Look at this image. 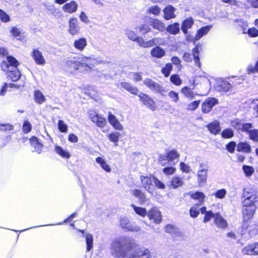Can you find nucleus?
Wrapping results in <instances>:
<instances>
[{
	"label": "nucleus",
	"instance_id": "58",
	"mask_svg": "<svg viewBox=\"0 0 258 258\" xmlns=\"http://www.w3.org/2000/svg\"><path fill=\"white\" fill-rule=\"evenodd\" d=\"M68 125L62 120H59L58 122V128L62 133H66L68 131Z\"/></svg>",
	"mask_w": 258,
	"mask_h": 258
},
{
	"label": "nucleus",
	"instance_id": "5",
	"mask_svg": "<svg viewBox=\"0 0 258 258\" xmlns=\"http://www.w3.org/2000/svg\"><path fill=\"white\" fill-rule=\"evenodd\" d=\"M143 83L152 91L156 93H159L162 96L164 95L163 94L164 92L163 87L151 79L147 78L144 81Z\"/></svg>",
	"mask_w": 258,
	"mask_h": 258
},
{
	"label": "nucleus",
	"instance_id": "34",
	"mask_svg": "<svg viewBox=\"0 0 258 258\" xmlns=\"http://www.w3.org/2000/svg\"><path fill=\"white\" fill-rule=\"evenodd\" d=\"M181 93L185 97L189 98V99H193L195 98L197 93H194L192 89L188 87H184L181 89Z\"/></svg>",
	"mask_w": 258,
	"mask_h": 258
},
{
	"label": "nucleus",
	"instance_id": "16",
	"mask_svg": "<svg viewBox=\"0 0 258 258\" xmlns=\"http://www.w3.org/2000/svg\"><path fill=\"white\" fill-rule=\"evenodd\" d=\"M214 223L218 228L221 229H225L228 225L226 220L219 213H215Z\"/></svg>",
	"mask_w": 258,
	"mask_h": 258
},
{
	"label": "nucleus",
	"instance_id": "37",
	"mask_svg": "<svg viewBox=\"0 0 258 258\" xmlns=\"http://www.w3.org/2000/svg\"><path fill=\"white\" fill-rule=\"evenodd\" d=\"M96 162L100 165L101 168L106 172H109L111 171V168L108 164H107L105 160L100 157L96 158Z\"/></svg>",
	"mask_w": 258,
	"mask_h": 258
},
{
	"label": "nucleus",
	"instance_id": "61",
	"mask_svg": "<svg viewBox=\"0 0 258 258\" xmlns=\"http://www.w3.org/2000/svg\"><path fill=\"white\" fill-rule=\"evenodd\" d=\"M153 183L156 187L159 189H164L165 188V185L154 176L153 177Z\"/></svg>",
	"mask_w": 258,
	"mask_h": 258
},
{
	"label": "nucleus",
	"instance_id": "18",
	"mask_svg": "<svg viewBox=\"0 0 258 258\" xmlns=\"http://www.w3.org/2000/svg\"><path fill=\"white\" fill-rule=\"evenodd\" d=\"M231 84L227 81L219 79L217 81L215 89L217 91L226 92L231 88Z\"/></svg>",
	"mask_w": 258,
	"mask_h": 258
},
{
	"label": "nucleus",
	"instance_id": "63",
	"mask_svg": "<svg viewBox=\"0 0 258 258\" xmlns=\"http://www.w3.org/2000/svg\"><path fill=\"white\" fill-rule=\"evenodd\" d=\"M247 72L248 74H252L255 72L258 73V61L254 66L249 65L247 68Z\"/></svg>",
	"mask_w": 258,
	"mask_h": 258
},
{
	"label": "nucleus",
	"instance_id": "44",
	"mask_svg": "<svg viewBox=\"0 0 258 258\" xmlns=\"http://www.w3.org/2000/svg\"><path fill=\"white\" fill-rule=\"evenodd\" d=\"M191 197L193 199L198 200L200 203L198 204V206H200L204 202L205 196L204 194L202 192H196L191 195Z\"/></svg>",
	"mask_w": 258,
	"mask_h": 258
},
{
	"label": "nucleus",
	"instance_id": "29",
	"mask_svg": "<svg viewBox=\"0 0 258 258\" xmlns=\"http://www.w3.org/2000/svg\"><path fill=\"white\" fill-rule=\"evenodd\" d=\"M212 27V25H208L202 27L197 31V33L195 37V40H200L203 36L208 34Z\"/></svg>",
	"mask_w": 258,
	"mask_h": 258
},
{
	"label": "nucleus",
	"instance_id": "32",
	"mask_svg": "<svg viewBox=\"0 0 258 258\" xmlns=\"http://www.w3.org/2000/svg\"><path fill=\"white\" fill-rule=\"evenodd\" d=\"M151 55L156 58H161L165 54V52L163 48L159 46H156L151 50Z\"/></svg>",
	"mask_w": 258,
	"mask_h": 258
},
{
	"label": "nucleus",
	"instance_id": "2",
	"mask_svg": "<svg viewBox=\"0 0 258 258\" xmlns=\"http://www.w3.org/2000/svg\"><path fill=\"white\" fill-rule=\"evenodd\" d=\"M100 63V61L92 55L89 57L82 55L67 60L65 62V66L66 69L70 71L78 70L80 71H87Z\"/></svg>",
	"mask_w": 258,
	"mask_h": 258
},
{
	"label": "nucleus",
	"instance_id": "49",
	"mask_svg": "<svg viewBox=\"0 0 258 258\" xmlns=\"http://www.w3.org/2000/svg\"><path fill=\"white\" fill-rule=\"evenodd\" d=\"M128 77L135 82L140 81L142 79V73L130 72L128 73Z\"/></svg>",
	"mask_w": 258,
	"mask_h": 258
},
{
	"label": "nucleus",
	"instance_id": "21",
	"mask_svg": "<svg viewBox=\"0 0 258 258\" xmlns=\"http://www.w3.org/2000/svg\"><path fill=\"white\" fill-rule=\"evenodd\" d=\"M80 27L79 26L78 20L76 18H72L70 20L69 29L70 33L72 35L78 34L79 33Z\"/></svg>",
	"mask_w": 258,
	"mask_h": 258
},
{
	"label": "nucleus",
	"instance_id": "1",
	"mask_svg": "<svg viewBox=\"0 0 258 258\" xmlns=\"http://www.w3.org/2000/svg\"><path fill=\"white\" fill-rule=\"evenodd\" d=\"M110 253L115 258H150L148 248L138 246L135 241L128 236H120L113 240L110 245Z\"/></svg>",
	"mask_w": 258,
	"mask_h": 258
},
{
	"label": "nucleus",
	"instance_id": "39",
	"mask_svg": "<svg viewBox=\"0 0 258 258\" xmlns=\"http://www.w3.org/2000/svg\"><path fill=\"white\" fill-rule=\"evenodd\" d=\"M166 30L171 34H177L179 33L180 30L179 24L178 23H174L171 24L167 27Z\"/></svg>",
	"mask_w": 258,
	"mask_h": 258
},
{
	"label": "nucleus",
	"instance_id": "15",
	"mask_svg": "<svg viewBox=\"0 0 258 258\" xmlns=\"http://www.w3.org/2000/svg\"><path fill=\"white\" fill-rule=\"evenodd\" d=\"M256 209V207L242 205V211L244 220L247 221L251 219L253 217Z\"/></svg>",
	"mask_w": 258,
	"mask_h": 258
},
{
	"label": "nucleus",
	"instance_id": "6",
	"mask_svg": "<svg viewBox=\"0 0 258 258\" xmlns=\"http://www.w3.org/2000/svg\"><path fill=\"white\" fill-rule=\"evenodd\" d=\"M192 54H191L189 52H185L183 55V60L187 62H191L192 58L194 59L195 65L200 67V62L199 57V50L197 47H195L192 51Z\"/></svg>",
	"mask_w": 258,
	"mask_h": 258
},
{
	"label": "nucleus",
	"instance_id": "50",
	"mask_svg": "<svg viewBox=\"0 0 258 258\" xmlns=\"http://www.w3.org/2000/svg\"><path fill=\"white\" fill-rule=\"evenodd\" d=\"M172 68L173 67L171 63H167L165 66L162 69L161 72L165 77H167L169 76Z\"/></svg>",
	"mask_w": 258,
	"mask_h": 258
},
{
	"label": "nucleus",
	"instance_id": "9",
	"mask_svg": "<svg viewBox=\"0 0 258 258\" xmlns=\"http://www.w3.org/2000/svg\"><path fill=\"white\" fill-rule=\"evenodd\" d=\"M208 166L204 163H200V169L198 171V180L200 183H205L207 179Z\"/></svg>",
	"mask_w": 258,
	"mask_h": 258
},
{
	"label": "nucleus",
	"instance_id": "43",
	"mask_svg": "<svg viewBox=\"0 0 258 258\" xmlns=\"http://www.w3.org/2000/svg\"><path fill=\"white\" fill-rule=\"evenodd\" d=\"M131 206L134 209L136 213L142 217L147 215L148 212L145 208L137 207L134 204H132Z\"/></svg>",
	"mask_w": 258,
	"mask_h": 258
},
{
	"label": "nucleus",
	"instance_id": "26",
	"mask_svg": "<svg viewBox=\"0 0 258 258\" xmlns=\"http://www.w3.org/2000/svg\"><path fill=\"white\" fill-rule=\"evenodd\" d=\"M87 45V41L85 38L82 37L75 40L74 46L81 51H83Z\"/></svg>",
	"mask_w": 258,
	"mask_h": 258
},
{
	"label": "nucleus",
	"instance_id": "30",
	"mask_svg": "<svg viewBox=\"0 0 258 258\" xmlns=\"http://www.w3.org/2000/svg\"><path fill=\"white\" fill-rule=\"evenodd\" d=\"M31 146L34 148V151L38 153H41L43 145L38 141V139L35 137H32L30 139Z\"/></svg>",
	"mask_w": 258,
	"mask_h": 258
},
{
	"label": "nucleus",
	"instance_id": "59",
	"mask_svg": "<svg viewBox=\"0 0 258 258\" xmlns=\"http://www.w3.org/2000/svg\"><path fill=\"white\" fill-rule=\"evenodd\" d=\"M249 139L254 142H258V129L252 130L249 132Z\"/></svg>",
	"mask_w": 258,
	"mask_h": 258
},
{
	"label": "nucleus",
	"instance_id": "60",
	"mask_svg": "<svg viewBox=\"0 0 258 258\" xmlns=\"http://www.w3.org/2000/svg\"><path fill=\"white\" fill-rule=\"evenodd\" d=\"M199 206H198V205H196L190 208L189 210V214L191 217L196 218L199 215V210L198 209Z\"/></svg>",
	"mask_w": 258,
	"mask_h": 258
},
{
	"label": "nucleus",
	"instance_id": "62",
	"mask_svg": "<svg viewBox=\"0 0 258 258\" xmlns=\"http://www.w3.org/2000/svg\"><path fill=\"white\" fill-rule=\"evenodd\" d=\"M161 9L157 6H153L149 8L148 12L149 13L152 14L154 15H158L160 13Z\"/></svg>",
	"mask_w": 258,
	"mask_h": 258
},
{
	"label": "nucleus",
	"instance_id": "8",
	"mask_svg": "<svg viewBox=\"0 0 258 258\" xmlns=\"http://www.w3.org/2000/svg\"><path fill=\"white\" fill-rule=\"evenodd\" d=\"M218 103V101L215 98L209 97L202 104V111L205 113L210 112L213 107Z\"/></svg>",
	"mask_w": 258,
	"mask_h": 258
},
{
	"label": "nucleus",
	"instance_id": "64",
	"mask_svg": "<svg viewBox=\"0 0 258 258\" xmlns=\"http://www.w3.org/2000/svg\"><path fill=\"white\" fill-rule=\"evenodd\" d=\"M246 33L248 34L249 36L255 37L258 36V29L254 27H252L247 29Z\"/></svg>",
	"mask_w": 258,
	"mask_h": 258
},
{
	"label": "nucleus",
	"instance_id": "38",
	"mask_svg": "<svg viewBox=\"0 0 258 258\" xmlns=\"http://www.w3.org/2000/svg\"><path fill=\"white\" fill-rule=\"evenodd\" d=\"M120 85L122 88L133 94L137 95L138 92H139L136 87L132 86L130 84L127 82H122L121 83Z\"/></svg>",
	"mask_w": 258,
	"mask_h": 258
},
{
	"label": "nucleus",
	"instance_id": "22",
	"mask_svg": "<svg viewBox=\"0 0 258 258\" xmlns=\"http://www.w3.org/2000/svg\"><path fill=\"white\" fill-rule=\"evenodd\" d=\"M32 57L37 64L44 65L45 60L42 55L41 52L38 49H34L32 52Z\"/></svg>",
	"mask_w": 258,
	"mask_h": 258
},
{
	"label": "nucleus",
	"instance_id": "28",
	"mask_svg": "<svg viewBox=\"0 0 258 258\" xmlns=\"http://www.w3.org/2000/svg\"><path fill=\"white\" fill-rule=\"evenodd\" d=\"M77 8L78 4L77 3L74 1H72L65 4L62 7V10L66 13H73L77 11Z\"/></svg>",
	"mask_w": 258,
	"mask_h": 258
},
{
	"label": "nucleus",
	"instance_id": "20",
	"mask_svg": "<svg viewBox=\"0 0 258 258\" xmlns=\"http://www.w3.org/2000/svg\"><path fill=\"white\" fill-rule=\"evenodd\" d=\"M165 43V40L162 38L155 37L149 40H145L143 48H149L157 45H163Z\"/></svg>",
	"mask_w": 258,
	"mask_h": 258
},
{
	"label": "nucleus",
	"instance_id": "11",
	"mask_svg": "<svg viewBox=\"0 0 258 258\" xmlns=\"http://www.w3.org/2000/svg\"><path fill=\"white\" fill-rule=\"evenodd\" d=\"M141 101L146 106L152 110H155L157 106L155 102L149 96L145 94L141 93L139 95Z\"/></svg>",
	"mask_w": 258,
	"mask_h": 258
},
{
	"label": "nucleus",
	"instance_id": "48",
	"mask_svg": "<svg viewBox=\"0 0 258 258\" xmlns=\"http://www.w3.org/2000/svg\"><path fill=\"white\" fill-rule=\"evenodd\" d=\"M250 108L253 110V114L255 117H258V99L253 100L250 104Z\"/></svg>",
	"mask_w": 258,
	"mask_h": 258
},
{
	"label": "nucleus",
	"instance_id": "12",
	"mask_svg": "<svg viewBox=\"0 0 258 258\" xmlns=\"http://www.w3.org/2000/svg\"><path fill=\"white\" fill-rule=\"evenodd\" d=\"M147 216L150 220H153L156 224H159L162 221V215L158 208L154 207L148 212Z\"/></svg>",
	"mask_w": 258,
	"mask_h": 258
},
{
	"label": "nucleus",
	"instance_id": "10",
	"mask_svg": "<svg viewBox=\"0 0 258 258\" xmlns=\"http://www.w3.org/2000/svg\"><path fill=\"white\" fill-rule=\"evenodd\" d=\"M154 176H144L140 177L142 184L145 189L150 194H153L154 191V188L152 183H153Z\"/></svg>",
	"mask_w": 258,
	"mask_h": 258
},
{
	"label": "nucleus",
	"instance_id": "25",
	"mask_svg": "<svg viewBox=\"0 0 258 258\" xmlns=\"http://www.w3.org/2000/svg\"><path fill=\"white\" fill-rule=\"evenodd\" d=\"M183 184L182 179L178 176L173 177L171 180L167 183V186L172 188H176L181 186Z\"/></svg>",
	"mask_w": 258,
	"mask_h": 258
},
{
	"label": "nucleus",
	"instance_id": "46",
	"mask_svg": "<svg viewBox=\"0 0 258 258\" xmlns=\"http://www.w3.org/2000/svg\"><path fill=\"white\" fill-rule=\"evenodd\" d=\"M119 136V133L114 132L108 135V137L110 142H113L115 146H117Z\"/></svg>",
	"mask_w": 258,
	"mask_h": 258
},
{
	"label": "nucleus",
	"instance_id": "54",
	"mask_svg": "<svg viewBox=\"0 0 258 258\" xmlns=\"http://www.w3.org/2000/svg\"><path fill=\"white\" fill-rule=\"evenodd\" d=\"M168 96L174 103H177L179 101V97L178 93L174 91H170L168 94Z\"/></svg>",
	"mask_w": 258,
	"mask_h": 258
},
{
	"label": "nucleus",
	"instance_id": "56",
	"mask_svg": "<svg viewBox=\"0 0 258 258\" xmlns=\"http://www.w3.org/2000/svg\"><path fill=\"white\" fill-rule=\"evenodd\" d=\"M242 169L247 177L250 176L254 171L253 168L250 166L243 165Z\"/></svg>",
	"mask_w": 258,
	"mask_h": 258
},
{
	"label": "nucleus",
	"instance_id": "52",
	"mask_svg": "<svg viewBox=\"0 0 258 258\" xmlns=\"http://www.w3.org/2000/svg\"><path fill=\"white\" fill-rule=\"evenodd\" d=\"M169 160L173 161L175 159H178L179 157V154L176 150H171L167 153Z\"/></svg>",
	"mask_w": 258,
	"mask_h": 258
},
{
	"label": "nucleus",
	"instance_id": "40",
	"mask_svg": "<svg viewBox=\"0 0 258 258\" xmlns=\"http://www.w3.org/2000/svg\"><path fill=\"white\" fill-rule=\"evenodd\" d=\"M55 151L61 157L64 158H69L71 156L70 154L67 150H63L60 146L56 145L55 146Z\"/></svg>",
	"mask_w": 258,
	"mask_h": 258
},
{
	"label": "nucleus",
	"instance_id": "51",
	"mask_svg": "<svg viewBox=\"0 0 258 258\" xmlns=\"http://www.w3.org/2000/svg\"><path fill=\"white\" fill-rule=\"evenodd\" d=\"M10 32L14 36L17 37L18 39H21L22 33L20 29L17 27H13L10 31Z\"/></svg>",
	"mask_w": 258,
	"mask_h": 258
},
{
	"label": "nucleus",
	"instance_id": "13",
	"mask_svg": "<svg viewBox=\"0 0 258 258\" xmlns=\"http://www.w3.org/2000/svg\"><path fill=\"white\" fill-rule=\"evenodd\" d=\"M125 34L128 39L137 42L140 46L143 47L145 39L142 37L138 36L134 31L129 29L126 30Z\"/></svg>",
	"mask_w": 258,
	"mask_h": 258
},
{
	"label": "nucleus",
	"instance_id": "33",
	"mask_svg": "<svg viewBox=\"0 0 258 258\" xmlns=\"http://www.w3.org/2000/svg\"><path fill=\"white\" fill-rule=\"evenodd\" d=\"M208 130L214 135L218 134L220 132V123L218 121H215L208 125Z\"/></svg>",
	"mask_w": 258,
	"mask_h": 258
},
{
	"label": "nucleus",
	"instance_id": "17",
	"mask_svg": "<svg viewBox=\"0 0 258 258\" xmlns=\"http://www.w3.org/2000/svg\"><path fill=\"white\" fill-rule=\"evenodd\" d=\"M242 253L243 254L258 255V242L246 246L242 249Z\"/></svg>",
	"mask_w": 258,
	"mask_h": 258
},
{
	"label": "nucleus",
	"instance_id": "3",
	"mask_svg": "<svg viewBox=\"0 0 258 258\" xmlns=\"http://www.w3.org/2000/svg\"><path fill=\"white\" fill-rule=\"evenodd\" d=\"M18 63L17 60L11 56H7L1 63L2 70L7 72L8 78L13 81H17L21 76L20 72L17 69Z\"/></svg>",
	"mask_w": 258,
	"mask_h": 258
},
{
	"label": "nucleus",
	"instance_id": "45",
	"mask_svg": "<svg viewBox=\"0 0 258 258\" xmlns=\"http://www.w3.org/2000/svg\"><path fill=\"white\" fill-rule=\"evenodd\" d=\"M200 103V100L192 101L186 105L185 109L187 111H195L199 107Z\"/></svg>",
	"mask_w": 258,
	"mask_h": 258
},
{
	"label": "nucleus",
	"instance_id": "35",
	"mask_svg": "<svg viewBox=\"0 0 258 258\" xmlns=\"http://www.w3.org/2000/svg\"><path fill=\"white\" fill-rule=\"evenodd\" d=\"M19 86L13 83H4L0 91V95L4 96L7 91H10L13 88H18Z\"/></svg>",
	"mask_w": 258,
	"mask_h": 258
},
{
	"label": "nucleus",
	"instance_id": "14",
	"mask_svg": "<svg viewBox=\"0 0 258 258\" xmlns=\"http://www.w3.org/2000/svg\"><path fill=\"white\" fill-rule=\"evenodd\" d=\"M120 225L122 228L126 229L128 231L132 232H138L141 229L136 225H132L130 224V221L126 217H123L120 219Z\"/></svg>",
	"mask_w": 258,
	"mask_h": 258
},
{
	"label": "nucleus",
	"instance_id": "57",
	"mask_svg": "<svg viewBox=\"0 0 258 258\" xmlns=\"http://www.w3.org/2000/svg\"><path fill=\"white\" fill-rule=\"evenodd\" d=\"M221 135L224 138H231L234 136V132L231 128H227L222 132Z\"/></svg>",
	"mask_w": 258,
	"mask_h": 258
},
{
	"label": "nucleus",
	"instance_id": "23",
	"mask_svg": "<svg viewBox=\"0 0 258 258\" xmlns=\"http://www.w3.org/2000/svg\"><path fill=\"white\" fill-rule=\"evenodd\" d=\"M78 231L82 232L84 234V236L85 238V241L86 243V250L87 251H90L93 248V236L90 233H85L84 231L82 230H78Z\"/></svg>",
	"mask_w": 258,
	"mask_h": 258
},
{
	"label": "nucleus",
	"instance_id": "36",
	"mask_svg": "<svg viewBox=\"0 0 258 258\" xmlns=\"http://www.w3.org/2000/svg\"><path fill=\"white\" fill-rule=\"evenodd\" d=\"M236 150L238 152L249 153L251 152V147L247 143L241 142L237 145Z\"/></svg>",
	"mask_w": 258,
	"mask_h": 258
},
{
	"label": "nucleus",
	"instance_id": "41",
	"mask_svg": "<svg viewBox=\"0 0 258 258\" xmlns=\"http://www.w3.org/2000/svg\"><path fill=\"white\" fill-rule=\"evenodd\" d=\"M34 99L36 102L38 104H42L45 100V97L42 93L39 90H36L34 92Z\"/></svg>",
	"mask_w": 258,
	"mask_h": 258
},
{
	"label": "nucleus",
	"instance_id": "47",
	"mask_svg": "<svg viewBox=\"0 0 258 258\" xmlns=\"http://www.w3.org/2000/svg\"><path fill=\"white\" fill-rule=\"evenodd\" d=\"M247 231L251 236L256 235L258 233V224H251L248 227Z\"/></svg>",
	"mask_w": 258,
	"mask_h": 258
},
{
	"label": "nucleus",
	"instance_id": "53",
	"mask_svg": "<svg viewBox=\"0 0 258 258\" xmlns=\"http://www.w3.org/2000/svg\"><path fill=\"white\" fill-rule=\"evenodd\" d=\"M170 81L176 86H179L182 83V80L177 74L172 75L170 78Z\"/></svg>",
	"mask_w": 258,
	"mask_h": 258
},
{
	"label": "nucleus",
	"instance_id": "7",
	"mask_svg": "<svg viewBox=\"0 0 258 258\" xmlns=\"http://www.w3.org/2000/svg\"><path fill=\"white\" fill-rule=\"evenodd\" d=\"M89 118L99 127H103L106 124V119L94 111H90Z\"/></svg>",
	"mask_w": 258,
	"mask_h": 258
},
{
	"label": "nucleus",
	"instance_id": "27",
	"mask_svg": "<svg viewBox=\"0 0 258 258\" xmlns=\"http://www.w3.org/2000/svg\"><path fill=\"white\" fill-rule=\"evenodd\" d=\"M132 194L139 199L141 204H145L148 200L146 195L141 190L135 189L131 191Z\"/></svg>",
	"mask_w": 258,
	"mask_h": 258
},
{
	"label": "nucleus",
	"instance_id": "19",
	"mask_svg": "<svg viewBox=\"0 0 258 258\" xmlns=\"http://www.w3.org/2000/svg\"><path fill=\"white\" fill-rule=\"evenodd\" d=\"M108 120L113 128L118 131H122L123 127L117 118L110 112L108 113Z\"/></svg>",
	"mask_w": 258,
	"mask_h": 258
},
{
	"label": "nucleus",
	"instance_id": "24",
	"mask_svg": "<svg viewBox=\"0 0 258 258\" xmlns=\"http://www.w3.org/2000/svg\"><path fill=\"white\" fill-rule=\"evenodd\" d=\"M175 11V8L171 6H168L165 7L163 10L164 18L167 20L174 18L176 17L174 13Z\"/></svg>",
	"mask_w": 258,
	"mask_h": 258
},
{
	"label": "nucleus",
	"instance_id": "42",
	"mask_svg": "<svg viewBox=\"0 0 258 258\" xmlns=\"http://www.w3.org/2000/svg\"><path fill=\"white\" fill-rule=\"evenodd\" d=\"M151 23V25L154 29H157L160 31H163L165 30V24L161 21L157 19H154L152 21Z\"/></svg>",
	"mask_w": 258,
	"mask_h": 258
},
{
	"label": "nucleus",
	"instance_id": "31",
	"mask_svg": "<svg viewBox=\"0 0 258 258\" xmlns=\"http://www.w3.org/2000/svg\"><path fill=\"white\" fill-rule=\"evenodd\" d=\"M194 24V20L192 18H188L185 19L182 22L181 29L182 32L186 34L187 33L188 29L191 28L192 26Z\"/></svg>",
	"mask_w": 258,
	"mask_h": 258
},
{
	"label": "nucleus",
	"instance_id": "55",
	"mask_svg": "<svg viewBox=\"0 0 258 258\" xmlns=\"http://www.w3.org/2000/svg\"><path fill=\"white\" fill-rule=\"evenodd\" d=\"M137 30H139L143 34H146L151 30L150 26L147 24H142L136 28Z\"/></svg>",
	"mask_w": 258,
	"mask_h": 258
},
{
	"label": "nucleus",
	"instance_id": "4",
	"mask_svg": "<svg viewBox=\"0 0 258 258\" xmlns=\"http://www.w3.org/2000/svg\"><path fill=\"white\" fill-rule=\"evenodd\" d=\"M242 205L256 207L258 203V195L255 192L250 191L248 188H244L242 194Z\"/></svg>",
	"mask_w": 258,
	"mask_h": 258
}]
</instances>
